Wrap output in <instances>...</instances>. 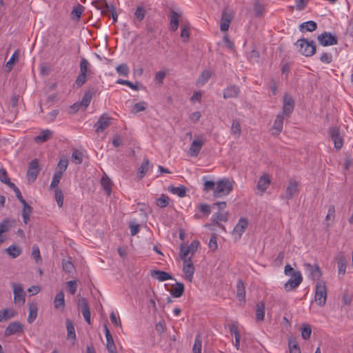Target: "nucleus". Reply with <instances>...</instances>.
Masks as SVG:
<instances>
[{
  "label": "nucleus",
  "instance_id": "f257e3e1",
  "mask_svg": "<svg viewBox=\"0 0 353 353\" xmlns=\"http://www.w3.org/2000/svg\"><path fill=\"white\" fill-rule=\"evenodd\" d=\"M284 274L291 276L290 279L284 284L286 292L292 291L299 286L303 281V276L300 271H295L290 264H286L284 268Z\"/></svg>",
  "mask_w": 353,
  "mask_h": 353
},
{
  "label": "nucleus",
  "instance_id": "f03ea898",
  "mask_svg": "<svg viewBox=\"0 0 353 353\" xmlns=\"http://www.w3.org/2000/svg\"><path fill=\"white\" fill-rule=\"evenodd\" d=\"M233 190L232 183L228 179H223L216 183L213 192L215 198H220L228 195Z\"/></svg>",
  "mask_w": 353,
  "mask_h": 353
},
{
  "label": "nucleus",
  "instance_id": "7ed1b4c3",
  "mask_svg": "<svg viewBox=\"0 0 353 353\" xmlns=\"http://www.w3.org/2000/svg\"><path fill=\"white\" fill-rule=\"evenodd\" d=\"M295 46L298 51L305 57H312L316 52V46L312 40L300 39L295 43Z\"/></svg>",
  "mask_w": 353,
  "mask_h": 353
},
{
  "label": "nucleus",
  "instance_id": "20e7f679",
  "mask_svg": "<svg viewBox=\"0 0 353 353\" xmlns=\"http://www.w3.org/2000/svg\"><path fill=\"white\" fill-rule=\"evenodd\" d=\"M315 301L321 307L324 306L327 301V287L325 282L318 281L315 285Z\"/></svg>",
  "mask_w": 353,
  "mask_h": 353
},
{
  "label": "nucleus",
  "instance_id": "39448f33",
  "mask_svg": "<svg viewBox=\"0 0 353 353\" xmlns=\"http://www.w3.org/2000/svg\"><path fill=\"white\" fill-rule=\"evenodd\" d=\"M299 192V183L295 179H290L288 184L285 190L282 199L287 201L293 199V197Z\"/></svg>",
  "mask_w": 353,
  "mask_h": 353
},
{
  "label": "nucleus",
  "instance_id": "423d86ee",
  "mask_svg": "<svg viewBox=\"0 0 353 353\" xmlns=\"http://www.w3.org/2000/svg\"><path fill=\"white\" fill-rule=\"evenodd\" d=\"M294 100L289 94H285L283 97V108L280 114L289 118L294 111Z\"/></svg>",
  "mask_w": 353,
  "mask_h": 353
},
{
  "label": "nucleus",
  "instance_id": "0eeeda50",
  "mask_svg": "<svg viewBox=\"0 0 353 353\" xmlns=\"http://www.w3.org/2000/svg\"><path fill=\"white\" fill-rule=\"evenodd\" d=\"M11 286L13 290L14 302L20 305H23L26 302V294L23 285L20 283H12Z\"/></svg>",
  "mask_w": 353,
  "mask_h": 353
},
{
  "label": "nucleus",
  "instance_id": "6e6552de",
  "mask_svg": "<svg viewBox=\"0 0 353 353\" xmlns=\"http://www.w3.org/2000/svg\"><path fill=\"white\" fill-rule=\"evenodd\" d=\"M200 243L197 240H194L191 242V243L187 247H181L180 249V256L181 259H185V258L191 257L196 252Z\"/></svg>",
  "mask_w": 353,
  "mask_h": 353
},
{
  "label": "nucleus",
  "instance_id": "1a4fd4ad",
  "mask_svg": "<svg viewBox=\"0 0 353 353\" xmlns=\"http://www.w3.org/2000/svg\"><path fill=\"white\" fill-rule=\"evenodd\" d=\"M317 40L323 46L336 45L338 43L337 37L328 32H324L317 37Z\"/></svg>",
  "mask_w": 353,
  "mask_h": 353
},
{
  "label": "nucleus",
  "instance_id": "9d476101",
  "mask_svg": "<svg viewBox=\"0 0 353 353\" xmlns=\"http://www.w3.org/2000/svg\"><path fill=\"white\" fill-rule=\"evenodd\" d=\"M305 272L307 273L308 276L312 280L321 281L320 278L322 276L321 271L316 263L310 264L305 263L303 265Z\"/></svg>",
  "mask_w": 353,
  "mask_h": 353
},
{
  "label": "nucleus",
  "instance_id": "9b49d317",
  "mask_svg": "<svg viewBox=\"0 0 353 353\" xmlns=\"http://www.w3.org/2000/svg\"><path fill=\"white\" fill-rule=\"evenodd\" d=\"M182 260L183 262V272L185 275V279L188 281L192 282L195 268L192 261L191 257L185 258V259Z\"/></svg>",
  "mask_w": 353,
  "mask_h": 353
},
{
  "label": "nucleus",
  "instance_id": "f8f14e48",
  "mask_svg": "<svg viewBox=\"0 0 353 353\" xmlns=\"http://www.w3.org/2000/svg\"><path fill=\"white\" fill-rule=\"evenodd\" d=\"M39 163L37 159H34L29 163L27 172V179L30 182H34L39 172Z\"/></svg>",
  "mask_w": 353,
  "mask_h": 353
},
{
  "label": "nucleus",
  "instance_id": "ddd939ff",
  "mask_svg": "<svg viewBox=\"0 0 353 353\" xmlns=\"http://www.w3.org/2000/svg\"><path fill=\"white\" fill-rule=\"evenodd\" d=\"M23 332V326L19 321H13L8 324L4 331V336L6 337L10 336L12 334L22 333Z\"/></svg>",
  "mask_w": 353,
  "mask_h": 353
},
{
  "label": "nucleus",
  "instance_id": "4468645a",
  "mask_svg": "<svg viewBox=\"0 0 353 353\" xmlns=\"http://www.w3.org/2000/svg\"><path fill=\"white\" fill-rule=\"evenodd\" d=\"M337 263L338 275L339 277H343L346 273L347 259L343 253L340 252L336 256Z\"/></svg>",
  "mask_w": 353,
  "mask_h": 353
},
{
  "label": "nucleus",
  "instance_id": "2eb2a0df",
  "mask_svg": "<svg viewBox=\"0 0 353 353\" xmlns=\"http://www.w3.org/2000/svg\"><path fill=\"white\" fill-rule=\"evenodd\" d=\"M204 143L205 139H203L200 138L194 139L190 146L188 154L191 157H196L199 154Z\"/></svg>",
  "mask_w": 353,
  "mask_h": 353
},
{
  "label": "nucleus",
  "instance_id": "dca6fc26",
  "mask_svg": "<svg viewBox=\"0 0 353 353\" xmlns=\"http://www.w3.org/2000/svg\"><path fill=\"white\" fill-rule=\"evenodd\" d=\"M232 14L231 12H228L227 10H224L222 12L221 23H220V30L222 32H226L230 28V24L232 20Z\"/></svg>",
  "mask_w": 353,
  "mask_h": 353
},
{
  "label": "nucleus",
  "instance_id": "f3484780",
  "mask_svg": "<svg viewBox=\"0 0 353 353\" xmlns=\"http://www.w3.org/2000/svg\"><path fill=\"white\" fill-rule=\"evenodd\" d=\"M271 183V179L267 174H263L259 179L256 189L263 194L268 188Z\"/></svg>",
  "mask_w": 353,
  "mask_h": 353
},
{
  "label": "nucleus",
  "instance_id": "a211bd4d",
  "mask_svg": "<svg viewBox=\"0 0 353 353\" xmlns=\"http://www.w3.org/2000/svg\"><path fill=\"white\" fill-rule=\"evenodd\" d=\"M182 17V12L179 10H171L170 18V29L175 32L179 28V19Z\"/></svg>",
  "mask_w": 353,
  "mask_h": 353
},
{
  "label": "nucleus",
  "instance_id": "6ab92c4d",
  "mask_svg": "<svg viewBox=\"0 0 353 353\" xmlns=\"http://www.w3.org/2000/svg\"><path fill=\"white\" fill-rule=\"evenodd\" d=\"M110 125V118L105 114L101 115L94 127L97 132H103Z\"/></svg>",
  "mask_w": 353,
  "mask_h": 353
},
{
  "label": "nucleus",
  "instance_id": "aec40b11",
  "mask_svg": "<svg viewBox=\"0 0 353 353\" xmlns=\"http://www.w3.org/2000/svg\"><path fill=\"white\" fill-rule=\"evenodd\" d=\"M240 93V88L236 85H230L223 90V98H236Z\"/></svg>",
  "mask_w": 353,
  "mask_h": 353
},
{
  "label": "nucleus",
  "instance_id": "412c9836",
  "mask_svg": "<svg viewBox=\"0 0 353 353\" xmlns=\"http://www.w3.org/2000/svg\"><path fill=\"white\" fill-rule=\"evenodd\" d=\"M79 305L81 307V313L84 317L85 321L88 323H90V311L86 300L83 298L79 300Z\"/></svg>",
  "mask_w": 353,
  "mask_h": 353
},
{
  "label": "nucleus",
  "instance_id": "4be33fe9",
  "mask_svg": "<svg viewBox=\"0 0 353 353\" xmlns=\"http://www.w3.org/2000/svg\"><path fill=\"white\" fill-rule=\"evenodd\" d=\"M285 118L286 117L280 113L277 114L272 126L273 134H279L281 132Z\"/></svg>",
  "mask_w": 353,
  "mask_h": 353
},
{
  "label": "nucleus",
  "instance_id": "5701e85b",
  "mask_svg": "<svg viewBox=\"0 0 353 353\" xmlns=\"http://www.w3.org/2000/svg\"><path fill=\"white\" fill-rule=\"evenodd\" d=\"M248 226V221L244 218H241L239 220L237 224L235 225L233 232L234 233L238 234L239 236H241Z\"/></svg>",
  "mask_w": 353,
  "mask_h": 353
},
{
  "label": "nucleus",
  "instance_id": "b1692460",
  "mask_svg": "<svg viewBox=\"0 0 353 353\" xmlns=\"http://www.w3.org/2000/svg\"><path fill=\"white\" fill-rule=\"evenodd\" d=\"M151 276L159 281H165L172 279V276L169 273L161 270H152Z\"/></svg>",
  "mask_w": 353,
  "mask_h": 353
},
{
  "label": "nucleus",
  "instance_id": "393cba45",
  "mask_svg": "<svg viewBox=\"0 0 353 353\" xmlns=\"http://www.w3.org/2000/svg\"><path fill=\"white\" fill-rule=\"evenodd\" d=\"M28 310L29 314L27 321L28 323H32L37 317V305L35 303H30L28 304Z\"/></svg>",
  "mask_w": 353,
  "mask_h": 353
},
{
  "label": "nucleus",
  "instance_id": "a878e982",
  "mask_svg": "<svg viewBox=\"0 0 353 353\" xmlns=\"http://www.w3.org/2000/svg\"><path fill=\"white\" fill-rule=\"evenodd\" d=\"M52 135V132L48 129L43 130L41 133L34 137L36 143H43L47 141Z\"/></svg>",
  "mask_w": 353,
  "mask_h": 353
},
{
  "label": "nucleus",
  "instance_id": "bb28decb",
  "mask_svg": "<svg viewBox=\"0 0 353 353\" xmlns=\"http://www.w3.org/2000/svg\"><path fill=\"white\" fill-rule=\"evenodd\" d=\"M6 252L12 259H15L21 254L22 250L19 246L12 244L6 249Z\"/></svg>",
  "mask_w": 353,
  "mask_h": 353
},
{
  "label": "nucleus",
  "instance_id": "cd10ccee",
  "mask_svg": "<svg viewBox=\"0 0 353 353\" xmlns=\"http://www.w3.org/2000/svg\"><path fill=\"white\" fill-rule=\"evenodd\" d=\"M168 191L176 194L179 197H184L186 194L187 188L184 185H180L174 187V185H170L168 188Z\"/></svg>",
  "mask_w": 353,
  "mask_h": 353
},
{
  "label": "nucleus",
  "instance_id": "c85d7f7f",
  "mask_svg": "<svg viewBox=\"0 0 353 353\" xmlns=\"http://www.w3.org/2000/svg\"><path fill=\"white\" fill-rule=\"evenodd\" d=\"M236 297L240 301H245V290L243 282L239 280L236 284Z\"/></svg>",
  "mask_w": 353,
  "mask_h": 353
},
{
  "label": "nucleus",
  "instance_id": "c756f323",
  "mask_svg": "<svg viewBox=\"0 0 353 353\" xmlns=\"http://www.w3.org/2000/svg\"><path fill=\"white\" fill-rule=\"evenodd\" d=\"M317 28V24L314 21H308L304 23H302L299 26V29L301 32L308 31L313 32Z\"/></svg>",
  "mask_w": 353,
  "mask_h": 353
},
{
  "label": "nucleus",
  "instance_id": "7c9ffc66",
  "mask_svg": "<svg viewBox=\"0 0 353 353\" xmlns=\"http://www.w3.org/2000/svg\"><path fill=\"white\" fill-rule=\"evenodd\" d=\"M184 292V285L182 283H176L172 287V290L170 292L173 297L179 298L181 297Z\"/></svg>",
  "mask_w": 353,
  "mask_h": 353
},
{
  "label": "nucleus",
  "instance_id": "2f4dec72",
  "mask_svg": "<svg viewBox=\"0 0 353 353\" xmlns=\"http://www.w3.org/2000/svg\"><path fill=\"white\" fill-rule=\"evenodd\" d=\"M54 307L56 309L63 308L65 306L64 294L62 291L58 292L54 300Z\"/></svg>",
  "mask_w": 353,
  "mask_h": 353
},
{
  "label": "nucleus",
  "instance_id": "473e14b6",
  "mask_svg": "<svg viewBox=\"0 0 353 353\" xmlns=\"http://www.w3.org/2000/svg\"><path fill=\"white\" fill-rule=\"evenodd\" d=\"M19 50H17L12 54L8 61L6 64V69L7 72H10L14 66V63L19 59Z\"/></svg>",
  "mask_w": 353,
  "mask_h": 353
},
{
  "label": "nucleus",
  "instance_id": "72a5a7b5",
  "mask_svg": "<svg viewBox=\"0 0 353 353\" xmlns=\"http://www.w3.org/2000/svg\"><path fill=\"white\" fill-rule=\"evenodd\" d=\"M101 183L107 195H110L112 192L111 180L107 176H103L101 179Z\"/></svg>",
  "mask_w": 353,
  "mask_h": 353
},
{
  "label": "nucleus",
  "instance_id": "f704fd0d",
  "mask_svg": "<svg viewBox=\"0 0 353 353\" xmlns=\"http://www.w3.org/2000/svg\"><path fill=\"white\" fill-rule=\"evenodd\" d=\"M265 316V304L263 302H259L256 304V321H261L264 319Z\"/></svg>",
  "mask_w": 353,
  "mask_h": 353
},
{
  "label": "nucleus",
  "instance_id": "c9c22d12",
  "mask_svg": "<svg viewBox=\"0 0 353 353\" xmlns=\"http://www.w3.org/2000/svg\"><path fill=\"white\" fill-rule=\"evenodd\" d=\"M210 77H211V73L210 71H208V70L203 71L196 81L197 85L203 86L208 82V81L210 79Z\"/></svg>",
  "mask_w": 353,
  "mask_h": 353
},
{
  "label": "nucleus",
  "instance_id": "e433bc0d",
  "mask_svg": "<svg viewBox=\"0 0 353 353\" xmlns=\"http://www.w3.org/2000/svg\"><path fill=\"white\" fill-rule=\"evenodd\" d=\"M23 210H22V216L23 219V222L27 224L29 219L30 216L32 213V208L27 203L26 201L23 203Z\"/></svg>",
  "mask_w": 353,
  "mask_h": 353
},
{
  "label": "nucleus",
  "instance_id": "4c0bfd02",
  "mask_svg": "<svg viewBox=\"0 0 353 353\" xmlns=\"http://www.w3.org/2000/svg\"><path fill=\"white\" fill-rule=\"evenodd\" d=\"M93 95L94 92L91 90H88L84 93L80 103L85 109L90 105Z\"/></svg>",
  "mask_w": 353,
  "mask_h": 353
},
{
  "label": "nucleus",
  "instance_id": "58836bf2",
  "mask_svg": "<svg viewBox=\"0 0 353 353\" xmlns=\"http://www.w3.org/2000/svg\"><path fill=\"white\" fill-rule=\"evenodd\" d=\"M211 219L212 222L217 224L219 222H226L228 221V213L219 212L214 214Z\"/></svg>",
  "mask_w": 353,
  "mask_h": 353
},
{
  "label": "nucleus",
  "instance_id": "ea45409f",
  "mask_svg": "<svg viewBox=\"0 0 353 353\" xmlns=\"http://www.w3.org/2000/svg\"><path fill=\"white\" fill-rule=\"evenodd\" d=\"M66 328H67V336L69 339L75 340L76 339V334H75V330L73 325V323L69 320H66Z\"/></svg>",
  "mask_w": 353,
  "mask_h": 353
},
{
  "label": "nucleus",
  "instance_id": "a19ab883",
  "mask_svg": "<svg viewBox=\"0 0 353 353\" xmlns=\"http://www.w3.org/2000/svg\"><path fill=\"white\" fill-rule=\"evenodd\" d=\"M80 71L79 72L83 73L85 74H90L91 73V70L89 68L90 67V63L88 61L85 59L82 58L80 61Z\"/></svg>",
  "mask_w": 353,
  "mask_h": 353
},
{
  "label": "nucleus",
  "instance_id": "79ce46f5",
  "mask_svg": "<svg viewBox=\"0 0 353 353\" xmlns=\"http://www.w3.org/2000/svg\"><path fill=\"white\" fill-rule=\"evenodd\" d=\"M0 181L9 187L14 186V183L8 177L7 172L4 168H0Z\"/></svg>",
  "mask_w": 353,
  "mask_h": 353
},
{
  "label": "nucleus",
  "instance_id": "37998d69",
  "mask_svg": "<svg viewBox=\"0 0 353 353\" xmlns=\"http://www.w3.org/2000/svg\"><path fill=\"white\" fill-rule=\"evenodd\" d=\"M148 107V104L145 101H140L135 103L131 109V112L133 114H137L139 112L144 111Z\"/></svg>",
  "mask_w": 353,
  "mask_h": 353
},
{
  "label": "nucleus",
  "instance_id": "c03bdc74",
  "mask_svg": "<svg viewBox=\"0 0 353 353\" xmlns=\"http://www.w3.org/2000/svg\"><path fill=\"white\" fill-rule=\"evenodd\" d=\"M202 339L200 334H197L195 338L194 343L192 347V353H201Z\"/></svg>",
  "mask_w": 353,
  "mask_h": 353
},
{
  "label": "nucleus",
  "instance_id": "a18cd8bd",
  "mask_svg": "<svg viewBox=\"0 0 353 353\" xmlns=\"http://www.w3.org/2000/svg\"><path fill=\"white\" fill-rule=\"evenodd\" d=\"M106 338V347L109 353H117L112 336Z\"/></svg>",
  "mask_w": 353,
  "mask_h": 353
},
{
  "label": "nucleus",
  "instance_id": "49530a36",
  "mask_svg": "<svg viewBox=\"0 0 353 353\" xmlns=\"http://www.w3.org/2000/svg\"><path fill=\"white\" fill-rule=\"evenodd\" d=\"M241 129L239 121L237 120H233L231 127V133L236 137H239L241 134Z\"/></svg>",
  "mask_w": 353,
  "mask_h": 353
},
{
  "label": "nucleus",
  "instance_id": "de8ad7c7",
  "mask_svg": "<svg viewBox=\"0 0 353 353\" xmlns=\"http://www.w3.org/2000/svg\"><path fill=\"white\" fill-rule=\"evenodd\" d=\"M170 198L165 194H161L159 198L157 199V205L160 208H165L168 205Z\"/></svg>",
  "mask_w": 353,
  "mask_h": 353
},
{
  "label": "nucleus",
  "instance_id": "09e8293b",
  "mask_svg": "<svg viewBox=\"0 0 353 353\" xmlns=\"http://www.w3.org/2000/svg\"><path fill=\"white\" fill-rule=\"evenodd\" d=\"M149 160L145 159L143 162L141 163V166L139 167L138 174L141 179H142L147 172L149 168Z\"/></svg>",
  "mask_w": 353,
  "mask_h": 353
},
{
  "label": "nucleus",
  "instance_id": "8fccbe9b",
  "mask_svg": "<svg viewBox=\"0 0 353 353\" xmlns=\"http://www.w3.org/2000/svg\"><path fill=\"white\" fill-rule=\"evenodd\" d=\"M62 176H63V174L60 172H57L55 171L54 174V176L52 177V182H51V184H50V188H59L58 187L59 185V181L61 180V179L62 178Z\"/></svg>",
  "mask_w": 353,
  "mask_h": 353
},
{
  "label": "nucleus",
  "instance_id": "3c124183",
  "mask_svg": "<svg viewBox=\"0 0 353 353\" xmlns=\"http://www.w3.org/2000/svg\"><path fill=\"white\" fill-rule=\"evenodd\" d=\"M145 13L146 10L143 6H138L134 12V17L139 21H141L143 20Z\"/></svg>",
  "mask_w": 353,
  "mask_h": 353
},
{
  "label": "nucleus",
  "instance_id": "603ef678",
  "mask_svg": "<svg viewBox=\"0 0 353 353\" xmlns=\"http://www.w3.org/2000/svg\"><path fill=\"white\" fill-rule=\"evenodd\" d=\"M68 165V161L67 159H61L57 165V170L56 172L63 174Z\"/></svg>",
  "mask_w": 353,
  "mask_h": 353
},
{
  "label": "nucleus",
  "instance_id": "864d4df0",
  "mask_svg": "<svg viewBox=\"0 0 353 353\" xmlns=\"http://www.w3.org/2000/svg\"><path fill=\"white\" fill-rule=\"evenodd\" d=\"M55 199L59 208L63 204V193L60 188H55Z\"/></svg>",
  "mask_w": 353,
  "mask_h": 353
},
{
  "label": "nucleus",
  "instance_id": "5fc2aeb1",
  "mask_svg": "<svg viewBox=\"0 0 353 353\" xmlns=\"http://www.w3.org/2000/svg\"><path fill=\"white\" fill-rule=\"evenodd\" d=\"M116 71L118 74L127 77L129 74V68L125 63H122L116 68Z\"/></svg>",
  "mask_w": 353,
  "mask_h": 353
},
{
  "label": "nucleus",
  "instance_id": "6e6d98bb",
  "mask_svg": "<svg viewBox=\"0 0 353 353\" xmlns=\"http://www.w3.org/2000/svg\"><path fill=\"white\" fill-rule=\"evenodd\" d=\"M319 60L323 63L330 64L333 61L332 54L330 52H323L319 57Z\"/></svg>",
  "mask_w": 353,
  "mask_h": 353
},
{
  "label": "nucleus",
  "instance_id": "4d7b16f0",
  "mask_svg": "<svg viewBox=\"0 0 353 353\" xmlns=\"http://www.w3.org/2000/svg\"><path fill=\"white\" fill-rule=\"evenodd\" d=\"M312 330L310 325H305L301 327V336L303 339L307 340L310 338Z\"/></svg>",
  "mask_w": 353,
  "mask_h": 353
},
{
  "label": "nucleus",
  "instance_id": "13d9d810",
  "mask_svg": "<svg viewBox=\"0 0 353 353\" xmlns=\"http://www.w3.org/2000/svg\"><path fill=\"white\" fill-rule=\"evenodd\" d=\"M254 10L256 16L261 17L264 12L263 6L259 1H256L254 3Z\"/></svg>",
  "mask_w": 353,
  "mask_h": 353
},
{
  "label": "nucleus",
  "instance_id": "bf43d9fd",
  "mask_svg": "<svg viewBox=\"0 0 353 353\" xmlns=\"http://www.w3.org/2000/svg\"><path fill=\"white\" fill-rule=\"evenodd\" d=\"M181 37L184 41H187L190 37V26L188 24L184 25L181 31Z\"/></svg>",
  "mask_w": 353,
  "mask_h": 353
},
{
  "label": "nucleus",
  "instance_id": "052dcab7",
  "mask_svg": "<svg viewBox=\"0 0 353 353\" xmlns=\"http://www.w3.org/2000/svg\"><path fill=\"white\" fill-rule=\"evenodd\" d=\"M32 255L37 263L41 261L42 259H41V256L40 254L39 248L36 244L33 245V246H32Z\"/></svg>",
  "mask_w": 353,
  "mask_h": 353
},
{
  "label": "nucleus",
  "instance_id": "680f3d73",
  "mask_svg": "<svg viewBox=\"0 0 353 353\" xmlns=\"http://www.w3.org/2000/svg\"><path fill=\"white\" fill-rule=\"evenodd\" d=\"M62 267L63 270L68 273L71 272L74 269L73 263L70 261L65 259H63L62 261Z\"/></svg>",
  "mask_w": 353,
  "mask_h": 353
},
{
  "label": "nucleus",
  "instance_id": "e2e57ef3",
  "mask_svg": "<svg viewBox=\"0 0 353 353\" xmlns=\"http://www.w3.org/2000/svg\"><path fill=\"white\" fill-rule=\"evenodd\" d=\"M87 74L79 72L76 80L75 84L77 87H81L86 81Z\"/></svg>",
  "mask_w": 353,
  "mask_h": 353
},
{
  "label": "nucleus",
  "instance_id": "0e129e2a",
  "mask_svg": "<svg viewBox=\"0 0 353 353\" xmlns=\"http://www.w3.org/2000/svg\"><path fill=\"white\" fill-rule=\"evenodd\" d=\"M67 288L71 294H74L77 289V283L76 281H69L66 283Z\"/></svg>",
  "mask_w": 353,
  "mask_h": 353
},
{
  "label": "nucleus",
  "instance_id": "69168bd1",
  "mask_svg": "<svg viewBox=\"0 0 353 353\" xmlns=\"http://www.w3.org/2000/svg\"><path fill=\"white\" fill-rule=\"evenodd\" d=\"M197 208L199 209L200 212L205 216H208L211 212L210 206L208 204H200Z\"/></svg>",
  "mask_w": 353,
  "mask_h": 353
},
{
  "label": "nucleus",
  "instance_id": "338daca9",
  "mask_svg": "<svg viewBox=\"0 0 353 353\" xmlns=\"http://www.w3.org/2000/svg\"><path fill=\"white\" fill-rule=\"evenodd\" d=\"M216 187V183L213 181H205L204 182L203 191L209 192L210 190H214Z\"/></svg>",
  "mask_w": 353,
  "mask_h": 353
},
{
  "label": "nucleus",
  "instance_id": "774afa93",
  "mask_svg": "<svg viewBox=\"0 0 353 353\" xmlns=\"http://www.w3.org/2000/svg\"><path fill=\"white\" fill-rule=\"evenodd\" d=\"M290 353H301V350L296 342L289 341Z\"/></svg>",
  "mask_w": 353,
  "mask_h": 353
}]
</instances>
